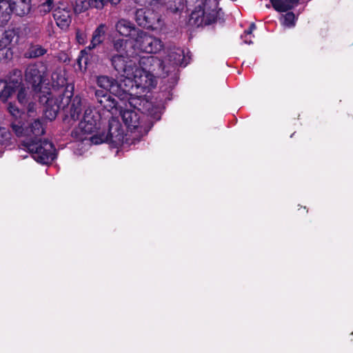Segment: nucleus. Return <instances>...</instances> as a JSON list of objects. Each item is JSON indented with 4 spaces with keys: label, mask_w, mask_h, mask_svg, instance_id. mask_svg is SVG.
Returning <instances> with one entry per match:
<instances>
[{
    "label": "nucleus",
    "mask_w": 353,
    "mask_h": 353,
    "mask_svg": "<svg viewBox=\"0 0 353 353\" xmlns=\"http://www.w3.org/2000/svg\"><path fill=\"white\" fill-rule=\"evenodd\" d=\"M46 71V65L42 62H38L29 65L25 72L26 81L32 85L34 92L40 93V103L46 104V117L52 120L56 118L60 109H65L68 115L72 120L79 119L83 110V103L79 96L72 98V88L70 90L68 87L60 100L56 98V94L52 90L41 91V83Z\"/></svg>",
    "instance_id": "f257e3e1"
},
{
    "label": "nucleus",
    "mask_w": 353,
    "mask_h": 353,
    "mask_svg": "<svg viewBox=\"0 0 353 353\" xmlns=\"http://www.w3.org/2000/svg\"><path fill=\"white\" fill-rule=\"evenodd\" d=\"M7 110L14 119L11 123L12 130L17 137L21 139V148L30 152L37 162L50 163L56 157L55 149L50 142L41 141V137L46 132L44 121L37 119L25 125L19 120L23 111L16 104L9 103Z\"/></svg>",
    "instance_id": "f03ea898"
},
{
    "label": "nucleus",
    "mask_w": 353,
    "mask_h": 353,
    "mask_svg": "<svg viewBox=\"0 0 353 353\" xmlns=\"http://www.w3.org/2000/svg\"><path fill=\"white\" fill-rule=\"evenodd\" d=\"M95 97L98 103L112 114L119 112L128 132L130 133L132 143L140 141L150 130L152 123L146 121L145 116L140 111L144 101L141 96L132 97V93H130L126 99L117 101L106 92L96 90Z\"/></svg>",
    "instance_id": "7ed1b4c3"
},
{
    "label": "nucleus",
    "mask_w": 353,
    "mask_h": 353,
    "mask_svg": "<svg viewBox=\"0 0 353 353\" xmlns=\"http://www.w3.org/2000/svg\"><path fill=\"white\" fill-rule=\"evenodd\" d=\"M119 57L113 59V67L119 72L123 73V81L129 85V92L132 97L141 96L150 92L157 84V76H164L161 71V63L157 57L149 56L131 61L125 65Z\"/></svg>",
    "instance_id": "20e7f679"
},
{
    "label": "nucleus",
    "mask_w": 353,
    "mask_h": 353,
    "mask_svg": "<svg viewBox=\"0 0 353 353\" xmlns=\"http://www.w3.org/2000/svg\"><path fill=\"white\" fill-rule=\"evenodd\" d=\"M102 119L100 112L94 107L88 105L84 110L83 118L75 128L72 135L79 141H88L98 145L108 142L117 147L124 141V131L115 117L109 121L108 131L102 128Z\"/></svg>",
    "instance_id": "39448f33"
},
{
    "label": "nucleus",
    "mask_w": 353,
    "mask_h": 353,
    "mask_svg": "<svg viewBox=\"0 0 353 353\" xmlns=\"http://www.w3.org/2000/svg\"><path fill=\"white\" fill-rule=\"evenodd\" d=\"M186 7L191 10L190 23L200 27L210 25L221 18V9L217 0H185Z\"/></svg>",
    "instance_id": "423d86ee"
},
{
    "label": "nucleus",
    "mask_w": 353,
    "mask_h": 353,
    "mask_svg": "<svg viewBox=\"0 0 353 353\" xmlns=\"http://www.w3.org/2000/svg\"><path fill=\"white\" fill-rule=\"evenodd\" d=\"M17 90V98L20 104L27 102L26 88L22 84V74L19 70H14L8 80H0V101L6 102Z\"/></svg>",
    "instance_id": "0eeeda50"
},
{
    "label": "nucleus",
    "mask_w": 353,
    "mask_h": 353,
    "mask_svg": "<svg viewBox=\"0 0 353 353\" xmlns=\"http://www.w3.org/2000/svg\"><path fill=\"white\" fill-rule=\"evenodd\" d=\"M105 32L106 26L103 23L100 24L94 30L90 45L85 49L81 50L77 58V63L79 70L82 72H85L86 70L88 61L91 56L89 52L96 48L104 41Z\"/></svg>",
    "instance_id": "6e6552de"
},
{
    "label": "nucleus",
    "mask_w": 353,
    "mask_h": 353,
    "mask_svg": "<svg viewBox=\"0 0 353 353\" xmlns=\"http://www.w3.org/2000/svg\"><path fill=\"white\" fill-rule=\"evenodd\" d=\"M96 83L99 87L105 90H103V92L108 94L107 91H109L111 94L117 97L119 101L129 97V85L123 81V79L118 82L112 77L101 75L97 77ZM100 90L102 91L101 90Z\"/></svg>",
    "instance_id": "1a4fd4ad"
},
{
    "label": "nucleus",
    "mask_w": 353,
    "mask_h": 353,
    "mask_svg": "<svg viewBox=\"0 0 353 353\" xmlns=\"http://www.w3.org/2000/svg\"><path fill=\"white\" fill-rule=\"evenodd\" d=\"M135 20L138 25L155 31H161L164 27V22L161 14L153 9H137Z\"/></svg>",
    "instance_id": "9d476101"
},
{
    "label": "nucleus",
    "mask_w": 353,
    "mask_h": 353,
    "mask_svg": "<svg viewBox=\"0 0 353 353\" xmlns=\"http://www.w3.org/2000/svg\"><path fill=\"white\" fill-rule=\"evenodd\" d=\"M163 41L140 30L134 37L132 48L142 52L157 53L163 48Z\"/></svg>",
    "instance_id": "9b49d317"
},
{
    "label": "nucleus",
    "mask_w": 353,
    "mask_h": 353,
    "mask_svg": "<svg viewBox=\"0 0 353 353\" xmlns=\"http://www.w3.org/2000/svg\"><path fill=\"white\" fill-rule=\"evenodd\" d=\"M189 52H185L180 48H174L170 50L164 61H161V71L163 74H168L170 72L174 70L178 65L186 66L189 63Z\"/></svg>",
    "instance_id": "f8f14e48"
},
{
    "label": "nucleus",
    "mask_w": 353,
    "mask_h": 353,
    "mask_svg": "<svg viewBox=\"0 0 353 353\" xmlns=\"http://www.w3.org/2000/svg\"><path fill=\"white\" fill-rule=\"evenodd\" d=\"M0 8L3 10V17L10 15L12 12L23 16L30 10V0H0Z\"/></svg>",
    "instance_id": "ddd939ff"
},
{
    "label": "nucleus",
    "mask_w": 353,
    "mask_h": 353,
    "mask_svg": "<svg viewBox=\"0 0 353 353\" xmlns=\"http://www.w3.org/2000/svg\"><path fill=\"white\" fill-rule=\"evenodd\" d=\"M128 41L123 39H119L113 41V48L117 52V54L112 56L111 63L113 65V59L116 57H121L124 61L125 65H128L131 61H135L132 59L133 52L127 49Z\"/></svg>",
    "instance_id": "4468645a"
},
{
    "label": "nucleus",
    "mask_w": 353,
    "mask_h": 353,
    "mask_svg": "<svg viewBox=\"0 0 353 353\" xmlns=\"http://www.w3.org/2000/svg\"><path fill=\"white\" fill-rule=\"evenodd\" d=\"M115 30L121 36L130 37L134 40L139 29L137 28L133 23L125 19H121L115 24Z\"/></svg>",
    "instance_id": "2eb2a0df"
},
{
    "label": "nucleus",
    "mask_w": 353,
    "mask_h": 353,
    "mask_svg": "<svg viewBox=\"0 0 353 353\" xmlns=\"http://www.w3.org/2000/svg\"><path fill=\"white\" fill-rule=\"evenodd\" d=\"M53 16L57 25L61 29H66L71 23V12L65 8H57L54 10Z\"/></svg>",
    "instance_id": "dca6fc26"
},
{
    "label": "nucleus",
    "mask_w": 353,
    "mask_h": 353,
    "mask_svg": "<svg viewBox=\"0 0 353 353\" xmlns=\"http://www.w3.org/2000/svg\"><path fill=\"white\" fill-rule=\"evenodd\" d=\"M299 0H270L273 8L278 12H285L294 8Z\"/></svg>",
    "instance_id": "f3484780"
},
{
    "label": "nucleus",
    "mask_w": 353,
    "mask_h": 353,
    "mask_svg": "<svg viewBox=\"0 0 353 353\" xmlns=\"http://www.w3.org/2000/svg\"><path fill=\"white\" fill-rule=\"evenodd\" d=\"M16 37V32L14 30L3 31L0 29V48L8 46Z\"/></svg>",
    "instance_id": "a211bd4d"
},
{
    "label": "nucleus",
    "mask_w": 353,
    "mask_h": 353,
    "mask_svg": "<svg viewBox=\"0 0 353 353\" xmlns=\"http://www.w3.org/2000/svg\"><path fill=\"white\" fill-rule=\"evenodd\" d=\"M51 79L53 90H54L55 88L63 87L66 83L64 72L60 68L57 69L52 72Z\"/></svg>",
    "instance_id": "6ab92c4d"
},
{
    "label": "nucleus",
    "mask_w": 353,
    "mask_h": 353,
    "mask_svg": "<svg viewBox=\"0 0 353 353\" xmlns=\"http://www.w3.org/2000/svg\"><path fill=\"white\" fill-rule=\"evenodd\" d=\"M11 144V133L6 128L0 127V156Z\"/></svg>",
    "instance_id": "aec40b11"
},
{
    "label": "nucleus",
    "mask_w": 353,
    "mask_h": 353,
    "mask_svg": "<svg viewBox=\"0 0 353 353\" xmlns=\"http://www.w3.org/2000/svg\"><path fill=\"white\" fill-rule=\"evenodd\" d=\"M46 53V50L41 46L35 45L32 46L26 54V56L29 58H36L43 55Z\"/></svg>",
    "instance_id": "412c9836"
},
{
    "label": "nucleus",
    "mask_w": 353,
    "mask_h": 353,
    "mask_svg": "<svg viewBox=\"0 0 353 353\" xmlns=\"http://www.w3.org/2000/svg\"><path fill=\"white\" fill-rule=\"evenodd\" d=\"M166 6L172 12H181L185 7L183 0H169Z\"/></svg>",
    "instance_id": "4be33fe9"
},
{
    "label": "nucleus",
    "mask_w": 353,
    "mask_h": 353,
    "mask_svg": "<svg viewBox=\"0 0 353 353\" xmlns=\"http://www.w3.org/2000/svg\"><path fill=\"white\" fill-rule=\"evenodd\" d=\"M296 17L294 13L288 12L282 16V24L288 28L293 27L295 25Z\"/></svg>",
    "instance_id": "5701e85b"
},
{
    "label": "nucleus",
    "mask_w": 353,
    "mask_h": 353,
    "mask_svg": "<svg viewBox=\"0 0 353 353\" xmlns=\"http://www.w3.org/2000/svg\"><path fill=\"white\" fill-rule=\"evenodd\" d=\"M151 103L149 102H146V108L148 110V113L150 115L151 118L155 121H158L161 118L162 109L160 107H155L150 108Z\"/></svg>",
    "instance_id": "b1692460"
},
{
    "label": "nucleus",
    "mask_w": 353,
    "mask_h": 353,
    "mask_svg": "<svg viewBox=\"0 0 353 353\" xmlns=\"http://www.w3.org/2000/svg\"><path fill=\"white\" fill-rule=\"evenodd\" d=\"M256 29V26L254 23H251L248 30L244 32V34L241 36V39L243 40V42L246 44L252 43V39L254 37L252 34V32Z\"/></svg>",
    "instance_id": "393cba45"
},
{
    "label": "nucleus",
    "mask_w": 353,
    "mask_h": 353,
    "mask_svg": "<svg viewBox=\"0 0 353 353\" xmlns=\"http://www.w3.org/2000/svg\"><path fill=\"white\" fill-rule=\"evenodd\" d=\"M90 8L89 0H77L74 10L77 13H81Z\"/></svg>",
    "instance_id": "a878e982"
},
{
    "label": "nucleus",
    "mask_w": 353,
    "mask_h": 353,
    "mask_svg": "<svg viewBox=\"0 0 353 353\" xmlns=\"http://www.w3.org/2000/svg\"><path fill=\"white\" fill-rule=\"evenodd\" d=\"M26 99L27 102L25 104H21L23 106H25L27 105V112L30 117L32 115L34 112H36V105L32 101H29V97L28 95V90L26 88Z\"/></svg>",
    "instance_id": "bb28decb"
},
{
    "label": "nucleus",
    "mask_w": 353,
    "mask_h": 353,
    "mask_svg": "<svg viewBox=\"0 0 353 353\" xmlns=\"http://www.w3.org/2000/svg\"><path fill=\"white\" fill-rule=\"evenodd\" d=\"M161 0H134L135 3L141 6L149 5L154 7L157 6L158 8L159 6H161Z\"/></svg>",
    "instance_id": "cd10ccee"
},
{
    "label": "nucleus",
    "mask_w": 353,
    "mask_h": 353,
    "mask_svg": "<svg viewBox=\"0 0 353 353\" xmlns=\"http://www.w3.org/2000/svg\"><path fill=\"white\" fill-rule=\"evenodd\" d=\"M108 2V0H89L90 8L101 10Z\"/></svg>",
    "instance_id": "c85d7f7f"
},
{
    "label": "nucleus",
    "mask_w": 353,
    "mask_h": 353,
    "mask_svg": "<svg viewBox=\"0 0 353 353\" xmlns=\"http://www.w3.org/2000/svg\"><path fill=\"white\" fill-rule=\"evenodd\" d=\"M76 40L80 45H85L87 42V34L85 32L77 30L76 32Z\"/></svg>",
    "instance_id": "c756f323"
},
{
    "label": "nucleus",
    "mask_w": 353,
    "mask_h": 353,
    "mask_svg": "<svg viewBox=\"0 0 353 353\" xmlns=\"http://www.w3.org/2000/svg\"><path fill=\"white\" fill-rule=\"evenodd\" d=\"M53 3V0H46L45 2H43L41 5V11H43L44 12H48L52 9Z\"/></svg>",
    "instance_id": "7c9ffc66"
},
{
    "label": "nucleus",
    "mask_w": 353,
    "mask_h": 353,
    "mask_svg": "<svg viewBox=\"0 0 353 353\" xmlns=\"http://www.w3.org/2000/svg\"><path fill=\"white\" fill-rule=\"evenodd\" d=\"M108 1H110L112 5H117L121 1V0H108Z\"/></svg>",
    "instance_id": "2f4dec72"
}]
</instances>
